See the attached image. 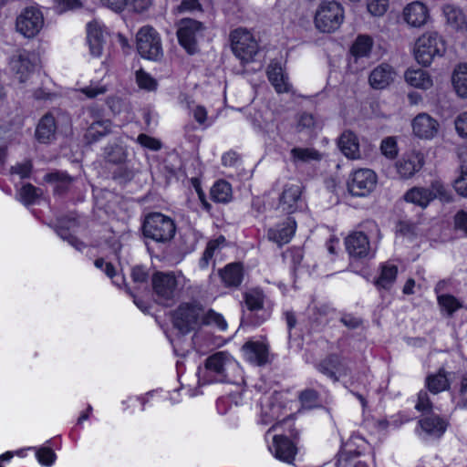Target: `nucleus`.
<instances>
[{
  "mask_svg": "<svg viewBox=\"0 0 467 467\" xmlns=\"http://www.w3.org/2000/svg\"><path fill=\"white\" fill-rule=\"evenodd\" d=\"M257 423L262 425L273 424L267 431V434L275 431L282 423H291L294 417L291 412H287L283 400L282 393L278 391H264L258 399L257 404Z\"/></svg>",
  "mask_w": 467,
  "mask_h": 467,
  "instance_id": "f257e3e1",
  "label": "nucleus"
},
{
  "mask_svg": "<svg viewBox=\"0 0 467 467\" xmlns=\"http://www.w3.org/2000/svg\"><path fill=\"white\" fill-rule=\"evenodd\" d=\"M247 312L244 313L241 324L256 327L271 317L274 301L260 287H253L243 295Z\"/></svg>",
  "mask_w": 467,
  "mask_h": 467,
  "instance_id": "f03ea898",
  "label": "nucleus"
},
{
  "mask_svg": "<svg viewBox=\"0 0 467 467\" xmlns=\"http://www.w3.org/2000/svg\"><path fill=\"white\" fill-rule=\"evenodd\" d=\"M184 275L182 272H156L151 277V285L156 300L164 306H172L180 297Z\"/></svg>",
  "mask_w": 467,
  "mask_h": 467,
  "instance_id": "7ed1b4c3",
  "label": "nucleus"
},
{
  "mask_svg": "<svg viewBox=\"0 0 467 467\" xmlns=\"http://www.w3.org/2000/svg\"><path fill=\"white\" fill-rule=\"evenodd\" d=\"M177 225L169 215L153 212L147 214L142 223V234L145 239L159 244L170 243L175 236Z\"/></svg>",
  "mask_w": 467,
  "mask_h": 467,
  "instance_id": "20e7f679",
  "label": "nucleus"
},
{
  "mask_svg": "<svg viewBox=\"0 0 467 467\" xmlns=\"http://www.w3.org/2000/svg\"><path fill=\"white\" fill-rule=\"evenodd\" d=\"M202 306L195 301L182 302L171 313V322L178 331L186 335L202 327Z\"/></svg>",
  "mask_w": 467,
  "mask_h": 467,
  "instance_id": "39448f33",
  "label": "nucleus"
},
{
  "mask_svg": "<svg viewBox=\"0 0 467 467\" xmlns=\"http://www.w3.org/2000/svg\"><path fill=\"white\" fill-rule=\"evenodd\" d=\"M446 52V42L437 32H427L416 41L414 56L419 64L430 66L436 57H442Z\"/></svg>",
  "mask_w": 467,
  "mask_h": 467,
  "instance_id": "423d86ee",
  "label": "nucleus"
},
{
  "mask_svg": "<svg viewBox=\"0 0 467 467\" xmlns=\"http://www.w3.org/2000/svg\"><path fill=\"white\" fill-rule=\"evenodd\" d=\"M345 18L344 8L338 2L323 1L315 15L316 27L323 33L337 30Z\"/></svg>",
  "mask_w": 467,
  "mask_h": 467,
  "instance_id": "0eeeda50",
  "label": "nucleus"
},
{
  "mask_svg": "<svg viewBox=\"0 0 467 467\" xmlns=\"http://www.w3.org/2000/svg\"><path fill=\"white\" fill-rule=\"evenodd\" d=\"M204 30L203 23L192 18H182L177 24L178 42L188 54L193 55L199 50L198 41L203 36Z\"/></svg>",
  "mask_w": 467,
  "mask_h": 467,
  "instance_id": "6e6552de",
  "label": "nucleus"
},
{
  "mask_svg": "<svg viewBox=\"0 0 467 467\" xmlns=\"http://www.w3.org/2000/svg\"><path fill=\"white\" fill-rule=\"evenodd\" d=\"M230 40L234 54L244 63L254 60L259 46L253 33L239 27L230 33Z\"/></svg>",
  "mask_w": 467,
  "mask_h": 467,
  "instance_id": "1a4fd4ad",
  "label": "nucleus"
},
{
  "mask_svg": "<svg viewBox=\"0 0 467 467\" xmlns=\"http://www.w3.org/2000/svg\"><path fill=\"white\" fill-rule=\"evenodd\" d=\"M137 50L141 57L157 61L163 56L161 40L157 30L150 26H142L137 33Z\"/></svg>",
  "mask_w": 467,
  "mask_h": 467,
  "instance_id": "9d476101",
  "label": "nucleus"
},
{
  "mask_svg": "<svg viewBox=\"0 0 467 467\" xmlns=\"http://www.w3.org/2000/svg\"><path fill=\"white\" fill-rule=\"evenodd\" d=\"M304 187L298 181L286 182L279 193L277 208L287 214L302 211L306 206Z\"/></svg>",
  "mask_w": 467,
  "mask_h": 467,
  "instance_id": "9b49d317",
  "label": "nucleus"
},
{
  "mask_svg": "<svg viewBox=\"0 0 467 467\" xmlns=\"http://www.w3.org/2000/svg\"><path fill=\"white\" fill-rule=\"evenodd\" d=\"M317 372L333 382H338L341 378L350 373L348 358L339 353H329L314 364Z\"/></svg>",
  "mask_w": 467,
  "mask_h": 467,
  "instance_id": "f8f14e48",
  "label": "nucleus"
},
{
  "mask_svg": "<svg viewBox=\"0 0 467 467\" xmlns=\"http://www.w3.org/2000/svg\"><path fill=\"white\" fill-rule=\"evenodd\" d=\"M44 26V15L35 6H26L16 16V29L26 38H33L39 34Z\"/></svg>",
  "mask_w": 467,
  "mask_h": 467,
  "instance_id": "ddd939ff",
  "label": "nucleus"
},
{
  "mask_svg": "<svg viewBox=\"0 0 467 467\" xmlns=\"http://www.w3.org/2000/svg\"><path fill=\"white\" fill-rule=\"evenodd\" d=\"M298 437V432L293 429L290 431V437L284 434H275L273 436L272 442L268 448L274 457L287 464H293L297 454V447L295 440Z\"/></svg>",
  "mask_w": 467,
  "mask_h": 467,
  "instance_id": "4468645a",
  "label": "nucleus"
},
{
  "mask_svg": "<svg viewBox=\"0 0 467 467\" xmlns=\"http://www.w3.org/2000/svg\"><path fill=\"white\" fill-rule=\"evenodd\" d=\"M377 182V174L372 170L358 169L350 175L348 189L353 196L363 197L375 189Z\"/></svg>",
  "mask_w": 467,
  "mask_h": 467,
  "instance_id": "2eb2a0df",
  "label": "nucleus"
},
{
  "mask_svg": "<svg viewBox=\"0 0 467 467\" xmlns=\"http://www.w3.org/2000/svg\"><path fill=\"white\" fill-rule=\"evenodd\" d=\"M346 251L351 260H363L370 256L368 237L363 232L353 231L345 238Z\"/></svg>",
  "mask_w": 467,
  "mask_h": 467,
  "instance_id": "dca6fc26",
  "label": "nucleus"
},
{
  "mask_svg": "<svg viewBox=\"0 0 467 467\" xmlns=\"http://www.w3.org/2000/svg\"><path fill=\"white\" fill-rule=\"evenodd\" d=\"M367 447L368 442L362 436L352 434L337 453V467H346L348 462L363 454Z\"/></svg>",
  "mask_w": 467,
  "mask_h": 467,
  "instance_id": "f3484780",
  "label": "nucleus"
},
{
  "mask_svg": "<svg viewBox=\"0 0 467 467\" xmlns=\"http://www.w3.org/2000/svg\"><path fill=\"white\" fill-rule=\"evenodd\" d=\"M242 353L244 359L254 366L263 367L269 363V346L260 340H249L242 347Z\"/></svg>",
  "mask_w": 467,
  "mask_h": 467,
  "instance_id": "a211bd4d",
  "label": "nucleus"
},
{
  "mask_svg": "<svg viewBox=\"0 0 467 467\" xmlns=\"http://www.w3.org/2000/svg\"><path fill=\"white\" fill-rule=\"evenodd\" d=\"M449 426V420L440 415H431L420 419L417 424L419 435L424 438H441Z\"/></svg>",
  "mask_w": 467,
  "mask_h": 467,
  "instance_id": "6ab92c4d",
  "label": "nucleus"
},
{
  "mask_svg": "<svg viewBox=\"0 0 467 467\" xmlns=\"http://www.w3.org/2000/svg\"><path fill=\"white\" fill-rule=\"evenodd\" d=\"M402 16L410 26L416 28L425 26L431 18L429 8L420 1L408 4L402 11Z\"/></svg>",
  "mask_w": 467,
  "mask_h": 467,
  "instance_id": "aec40b11",
  "label": "nucleus"
},
{
  "mask_svg": "<svg viewBox=\"0 0 467 467\" xmlns=\"http://www.w3.org/2000/svg\"><path fill=\"white\" fill-rule=\"evenodd\" d=\"M296 220L292 217H286L284 221L267 230V238L279 246H282L291 241L296 234Z\"/></svg>",
  "mask_w": 467,
  "mask_h": 467,
  "instance_id": "412c9836",
  "label": "nucleus"
},
{
  "mask_svg": "<svg viewBox=\"0 0 467 467\" xmlns=\"http://www.w3.org/2000/svg\"><path fill=\"white\" fill-rule=\"evenodd\" d=\"M411 126L413 134L420 139L431 140L439 131V122L427 113L418 114Z\"/></svg>",
  "mask_w": 467,
  "mask_h": 467,
  "instance_id": "4be33fe9",
  "label": "nucleus"
},
{
  "mask_svg": "<svg viewBox=\"0 0 467 467\" xmlns=\"http://www.w3.org/2000/svg\"><path fill=\"white\" fill-rule=\"evenodd\" d=\"M424 164V155L420 151L411 150L405 153L396 163L398 173L402 178H410L419 171Z\"/></svg>",
  "mask_w": 467,
  "mask_h": 467,
  "instance_id": "5701e85b",
  "label": "nucleus"
},
{
  "mask_svg": "<svg viewBox=\"0 0 467 467\" xmlns=\"http://www.w3.org/2000/svg\"><path fill=\"white\" fill-rule=\"evenodd\" d=\"M396 75L392 66L382 63L370 72L368 83L374 89H384L394 81Z\"/></svg>",
  "mask_w": 467,
  "mask_h": 467,
  "instance_id": "b1692460",
  "label": "nucleus"
},
{
  "mask_svg": "<svg viewBox=\"0 0 467 467\" xmlns=\"http://www.w3.org/2000/svg\"><path fill=\"white\" fill-rule=\"evenodd\" d=\"M218 275L226 288H237L244 280V266L242 263L234 262L227 264L218 270Z\"/></svg>",
  "mask_w": 467,
  "mask_h": 467,
  "instance_id": "393cba45",
  "label": "nucleus"
},
{
  "mask_svg": "<svg viewBox=\"0 0 467 467\" xmlns=\"http://www.w3.org/2000/svg\"><path fill=\"white\" fill-rule=\"evenodd\" d=\"M450 375L451 372L444 368H440L436 372L427 375L424 381L425 389L434 395L450 391L451 389Z\"/></svg>",
  "mask_w": 467,
  "mask_h": 467,
  "instance_id": "a878e982",
  "label": "nucleus"
},
{
  "mask_svg": "<svg viewBox=\"0 0 467 467\" xmlns=\"http://www.w3.org/2000/svg\"><path fill=\"white\" fill-rule=\"evenodd\" d=\"M398 266L391 262H384L379 266V275L373 284L379 292L389 291L398 276Z\"/></svg>",
  "mask_w": 467,
  "mask_h": 467,
  "instance_id": "bb28decb",
  "label": "nucleus"
},
{
  "mask_svg": "<svg viewBox=\"0 0 467 467\" xmlns=\"http://www.w3.org/2000/svg\"><path fill=\"white\" fill-rule=\"evenodd\" d=\"M104 41V28L96 21L89 22L87 25V42L94 57L102 55Z\"/></svg>",
  "mask_w": 467,
  "mask_h": 467,
  "instance_id": "cd10ccee",
  "label": "nucleus"
},
{
  "mask_svg": "<svg viewBox=\"0 0 467 467\" xmlns=\"http://www.w3.org/2000/svg\"><path fill=\"white\" fill-rule=\"evenodd\" d=\"M444 285V281H440L434 288V292L437 295V303L441 312L443 315L447 317H452L453 314L461 309L463 306L460 299L450 294H441Z\"/></svg>",
  "mask_w": 467,
  "mask_h": 467,
  "instance_id": "c85d7f7f",
  "label": "nucleus"
},
{
  "mask_svg": "<svg viewBox=\"0 0 467 467\" xmlns=\"http://www.w3.org/2000/svg\"><path fill=\"white\" fill-rule=\"evenodd\" d=\"M9 65L11 70L17 76L21 83L26 82L35 69V64L26 51L14 56Z\"/></svg>",
  "mask_w": 467,
  "mask_h": 467,
  "instance_id": "c756f323",
  "label": "nucleus"
},
{
  "mask_svg": "<svg viewBox=\"0 0 467 467\" xmlns=\"http://www.w3.org/2000/svg\"><path fill=\"white\" fill-rule=\"evenodd\" d=\"M227 242L223 235H220L215 239L210 240L199 259V267L205 270L211 264L214 265L213 257L216 256L226 246Z\"/></svg>",
  "mask_w": 467,
  "mask_h": 467,
  "instance_id": "7c9ffc66",
  "label": "nucleus"
},
{
  "mask_svg": "<svg viewBox=\"0 0 467 467\" xmlns=\"http://www.w3.org/2000/svg\"><path fill=\"white\" fill-rule=\"evenodd\" d=\"M338 147L347 158L352 160L360 158L358 139L354 132L344 131L338 139Z\"/></svg>",
  "mask_w": 467,
  "mask_h": 467,
  "instance_id": "2f4dec72",
  "label": "nucleus"
},
{
  "mask_svg": "<svg viewBox=\"0 0 467 467\" xmlns=\"http://www.w3.org/2000/svg\"><path fill=\"white\" fill-rule=\"evenodd\" d=\"M373 47V39L368 35H358L349 49V62L369 57Z\"/></svg>",
  "mask_w": 467,
  "mask_h": 467,
  "instance_id": "473e14b6",
  "label": "nucleus"
},
{
  "mask_svg": "<svg viewBox=\"0 0 467 467\" xmlns=\"http://www.w3.org/2000/svg\"><path fill=\"white\" fill-rule=\"evenodd\" d=\"M56 119L51 113L45 114L36 129V139L40 143H47L55 137Z\"/></svg>",
  "mask_w": 467,
  "mask_h": 467,
  "instance_id": "72a5a7b5",
  "label": "nucleus"
},
{
  "mask_svg": "<svg viewBox=\"0 0 467 467\" xmlns=\"http://www.w3.org/2000/svg\"><path fill=\"white\" fill-rule=\"evenodd\" d=\"M446 22L457 31L467 30V19L462 10L451 4H447L442 8Z\"/></svg>",
  "mask_w": 467,
  "mask_h": 467,
  "instance_id": "f704fd0d",
  "label": "nucleus"
},
{
  "mask_svg": "<svg viewBox=\"0 0 467 467\" xmlns=\"http://www.w3.org/2000/svg\"><path fill=\"white\" fill-rule=\"evenodd\" d=\"M19 202L26 207L40 203L44 199V192L41 188L30 182L24 183L17 192Z\"/></svg>",
  "mask_w": 467,
  "mask_h": 467,
  "instance_id": "c9c22d12",
  "label": "nucleus"
},
{
  "mask_svg": "<svg viewBox=\"0 0 467 467\" xmlns=\"http://www.w3.org/2000/svg\"><path fill=\"white\" fill-rule=\"evenodd\" d=\"M404 77L406 82L416 88L427 90L433 86L431 76L422 69H408Z\"/></svg>",
  "mask_w": 467,
  "mask_h": 467,
  "instance_id": "e433bc0d",
  "label": "nucleus"
},
{
  "mask_svg": "<svg viewBox=\"0 0 467 467\" xmlns=\"http://www.w3.org/2000/svg\"><path fill=\"white\" fill-rule=\"evenodd\" d=\"M202 234L193 229H187L180 234L175 244L182 251L181 254L188 255L197 248Z\"/></svg>",
  "mask_w": 467,
  "mask_h": 467,
  "instance_id": "4c0bfd02",
  "label": "nucleus"
},
{
  "mask_svg": "<svg viewBox=\"0 0 467 467\" xmlns=\"http://www.w3.org/2000/svg\"><path fill=\"white\" fill-rule=\"evenodd\" d=\"M451 84L456 94L467 98V64H458L451 74Z\"/></svg>",
  "mask_w": 467,
  "mask_h": 467,
  "instance_id": "58836bf2",
  "label": "nucleus"
},
{
  "mask_svg": "<svg viewBox=\"0 0 467 467\" xmlns=\"http://www.w3.org/2000/svg\"><path fill=\"white\" fill-rule=\"evenodd\" d=\"M165 249L158 254H154L159 261L164 263L167 265H177L184 260L185 254H181L182 251L177 246L175 242L166 244Z\"/></svg>",
  "mask_w": 467,
  "mask_h": 467,
  "instance_id": "ea45409f",
  "label": "nucleus"
},
{
  "mask_svg": "<svg viewBox=\"0 0 467 467\" xmlns=\"http://www.w3.org/2000/svg\"><path fill=\"white\" fill-rule=\"evenodd\" d=\"M267 78L277 93H287L291 90L288 77L283 73L281 67H273L267 70Z\"/></svg>",
  "mask_w": 467,
  "mask_h": 467,
  "instance_id": "a19ab883",
  "label": "nucleus"
},
{
  "mask_svg": "<svg viewBox=\"0 0 467 467\" xmlns=\"http://www.w3.org/2000/svg\"><path fill=\"white\" fill-rule=\"evenodd\" d=\"M210 195L214 202L227 203L232 200V185L225 180H219L212 186Z\"/></svg>",
  "mask_w": 467,
  "mask_h": 467,
  "instance_id": "79ce46f5",
  "label": "nucleus"
},
{
  "mask_svg": "<svg viewBox=\"0 0 467 467\" xmlns=\"http://www.w3.org/2000/svg\"><path fill=\"white\" fill-rule=\"evenodd\" d=\"M404 200L425 208L433 200V194L427 188L413 187L405 193Z\"/></svg>",
  "mask_w": 467,
  "mask_h": 467,
  "instance_id": "37998d69",
  "label": "nucleus"
},
{
  "mask_svg": "<svg viewBox=\"0 0 467 467\" xmlns=\"http://www.w3.org/2000/svg\"><path fill=\"white\" fill-rule=\"evenodd\" d=\"M111 122L109 120H100L93 122L85 133V139L91 144L101 140L110 132Z\"/></svg>",
  "mask_w": 467,
  "mask_h": 467,
  "instance_id": "c03bdc74",
  "label": "nucleus"
},
{
  "mask_svg": "<svg viewBox=\"0 0 467 467\" xmlns=\"http://www.w3.org/2000/svg\"><path fill=\"white\" fill-rule=\"evenodd\" d=\"M230 361V357L225 352H217L206 359V368L218 376H224V370Z\"/></svg>",
  "mask_w": 467,
  "mask_h": 467,
  "instance_id": "a18cd8bd",
  "label": "nucleus"
},
{
  "mask_svg": "<svg viewBox=\"0 0 467 467\" xmlns=\"http://www.w3.org/2000/svg\"><path fill=\"white\" fill-rule=\"evenodd\" d=\"M290 155L295 164L321 160V154L314 148L295 147L291 150Z\"/></svg>",
  "mask_w": 467,
  "mask_h": 467,
  "instance_id": "49530a36",
  "label": "nucleus"
},
{
  "mask_svg": "<svg viewBox=\"0 0 467 467\" xmlns=\"http://www.w3.org/2000/svg\"><path fill=\"white\" fill-rule=\"evenodd\" d=\"M202 327L214 326L222 331H224L227 328V322L225 321L223 315L215 312L213 309L205 310L202 306Z\"/></svg>",
  "mask_w": 467,
  "mask_h": 467,
  "instance_id": "de8ad7c7",
  "label": "nucleus"
},
{
  "mask_svg": "<svg viewBox=\"0 0 467 467\" xmlns=\"http://www.w3.org/2000/svg\"><path fill=\"white\" fill-rule=\"evenodd\" d=\"M299 401L305 409H314L320 406L319 393L313 389L302 390L298 395Z\"/></svg>",
  "mask_w": 467,
  "mask_h": 467,
  "instance_id": "09e8293b",
  "label": "nucleus"
},
{
  "mask_svg": "<svg viewBox=\"0 0 467 467\" xmlns=\"http://www.w3.org/2000/svg\"><path fill=\"white\" fill-rule=\"evenodd\" d=\"M135 78L136 83L140 89L147 91H154L157 89V80L142 68L136 71Z\"/></svg>",
  "mask_w": 467,
  "mask_h": 467,
  "instance_id": "8fccbe9b",
  "label": "nucleus"
},
{
  "mask_svg": "<svg viewBox=\"0 0 467 467\" xmlns=\"http://www.w3.org/2000/svg\"><path fill=\"white\" fill-rule=\"evenodd\" d=\"M105 159L108 162L123 165L126 161L127 154L121 146H109L105 148Z\"/></svg>",
  "mask_w": 467,
  "mask_h": 467,
  "instance_id": "3c124183",
  "label": "nucleus"
},
{
  "mask_svg": "<svg viewBox=\"0 0 467 467\" xmlns=\"http://www.w3.org/2000/svg\"><path fill=\"white\" fill-rule=\"evenodd\" d=\"M28 450L35 451L37 462L43 466H51L57 460L56 452L49 447L43 446L38 449L29 448Z\"/></svg>",
  "mask_w": 467,
  "mask_h": 467,
  "instance_id": "603ef678",
  "label": "nucleus"
},
{
  "mask_svg": "<svg viewBox=\"0 0 467 467\" xmlns=\"http://www.w3.org/2000/svg\"><path fill=\"white\" fill-rule=\"evenodd\" d=\"M429 390L426 389H420L417 394V400L415 403V410L421 413H429L432 411L433 404L431 400Z\"/></svg>",
  "mask_w": 467,
  "mask_h": 467,
  "instance_id": "864d4df0",
  "label": "nucleus"
},
{
  "mask_svg": "<svg viewBox=\"0 0 467 467\" xmlns=\"http://www.w3.org/2000/svg\"><path fill=\"white\" fill-rule=\"evenodd\" d=\"M33 171V163L31 160H26L23 162H18L10 168L11 174H17L22 180L31 177Z\"/></svg>",
  "mask_w": 467,
  "mask_h": 467,
  "instance_id": "5fc2aeb1",
  "label": "nucleus"
},
{
  "mask_svg": "<svg viewBox=\"0 0 467 467\" xmlns=\"http://www.w3.org/2000/svg\"><path fill=\"white\" fill-rule=\"evenodd\" d=\"M367 8L372 16H381L389 8V0H368Z\"/></svg>",
  "mask_w": 467,
  "mask_h": 467,
  "instance_id": "6e6d98bb",
  "label": "nucleus"
},
{
  "mask_svg": "<svg viewBox=\"0 0 467 467\" xmlns=\"http://www.w3.org/2000/svg\"><path fill=\"white\" fill-rule=\"evenodd\" d=\"M429 191L433 194V200L439 199L441 202H449L451 198L447 190V188L440 182H434L431 183V187L428 188Z\"/></svg>",
  "mask_w": 467,
  "mask_h": 467,
  "instance_id": "4d7b16f0",
  "label": "nucleus"
},
{
  "mask_svg": "<svg viewBox=\"0 0 467 467\" xmlns=\"http://www.w3.org/2000/svg\"><path fill=\"white\" fill-rule=\"evenodd\" d=\"M380 150L389 159H394L398 155L397 141L392 137L384 139L380 145Z\"/></svg>",
  "mask_w": 467,
  "mask_h": 467,
  "instance_id": "13d9d810",
  "label": "nucleus"
},
{
  "mask_svg": "<svg viewBox=\"0 0 467 467\" xmlns=\"http://www.w3.org/2000/svg\"><path fill=\"white\" fill-rule=\"evenodd\" d=\"M316 124L315 117L312 114L305 112L299 115L296 128L298 132L312 130L315 129Z\"/></svg>",
  "mask_w": 467,
  "mask_h": 467,
  "instance_id": "bf43d9fd",
  "label": "nucleus"
},
{
  "mask_svg": "<svg viewBox=\"0 0 467 467\" xmlns=\"http://www.w3.org/2000/svg\"><path fill=\"white\" fill-rule=\"evenodd\" d=\"M137 142L143 148L150 150H159L161 148V142L151 136L141 133L137 138Z\"/></svg>",
  "mask_w": 467,
  "mask_h": 467,
  "instance_id": "052dcab7",
  "label": "nucleus"
},
{
  "mask_svg": "<svg viewBox=\"0 0 467 467\" xmlns=\"http://www.w3.org/2000/svg\"><path fill=\"white\" fill-rule=\"evenodd\" d=\"M131 279L137 285H146L149 279V273L142 266H135L131 270Z\"/></svg>",
  "mask_w": 467,
  "mask_h": 467,
  "instance_id": "680f3d73",
  "label": "nucleus"
},
{
  "mask_svg": "<svg viewBox=\"0 0 467 467\" xmlns=\"http://www.w3.org/2000/svg\"><path fill=\"white\" fill-rule=\"evenodd\" d=\"M290 263L296 271L300 265L304 258V251L301 247H292L287 251Z\"/></svg>",
  "mask_w": 467,
  "mask_h": 467,
  "instance_id": "e2e57ef3",
  "label": "nucleus"
},
{
  "mask_svg": "<svg viewBox=\"0 0 467 467\" xmlns=\"http://www.w3.org/2000/svg\"><path fill=\"white\" fill-rule=\"evenodd\" d=\"M454 228L467 236V212L461 210L456 213L453 219Z\"/></svg>",
  "mask_w": 467,
  "mask_h": 467,
  "instance_id": "0e129e2a",
  "label": "nucleus"
},
{
  "mask_svg": "<svg viewBox=\"0 0 467 467\" xmlns=\"http://www.w3.org/2000/svg\"><path fill=\"white\" fill-rule=\"evenodd\" d=\"M453 187L461 196L467 198V171L461 172L454 181Z\"/></svg>",
  "mask_w": 467,
  "mask_h": 467,
  "instance_id": "69168bd1",
  "label": "nucleus"
},
{
  "mask_svg": "<svg viewBox=\"0 0 467 467\" xmlns=\"http://www.w3.org/2000/svg\"><path fill=\"white\" fill-rule=\"evenodd\" d=\"M240 159L241 156L237 151L230 150L222 155V164L224 167H233L240 161Z\"/></svg>",
  "mask_w": 467,
  "mask_h": 467,
  "instance_id": "338daca9",
  "label": "nucleus"
},
{
  "mask_svg": "<svg viewBox=\"0 0 467 467\" xmlns=\"http://www.w3.org/2000/svg\"><path fill=\"white\" fill-rule=\"evenodd\" d=\"M455 129L461 137L467 138V112H462L456 118Z\"/></svg>",
  "mask_w": 467,
  "mask_h": 467,
  "instance_id": "774afa93",
  "label": "nucleus"
}]
</instances>
